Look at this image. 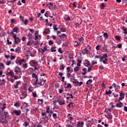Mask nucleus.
<instances>
[{
	"mask_svg": "<svg viewBox=\"0 0 127 127\" xmlns=\"http://www.w3.org/2000/svg\"><path fill=\"white\" fill-rule=\"evenodd\" d=\"M100 62H103L104 64H107V62L108 61V55L107 53H105L103 55V56L101 57Z\"/></svg>",
	"mask_w": 127,
	"mask_h": 127,
	"instance_id": "f257e3e1",
	"label": "nucleus"
},
{
	"mask_svg": "<svg viewBox=\"0 0 127 127\" xmlns=\"http://www.w3.org/2000/svg\"><path fill=\"white\" fill-rule=\"evenodd\" d=\"M40 81L36 79L35 81L33 80L32 81L33 86H36V85H40V86H43L44 85V82H43V80L40 79Z\"/></svg>",
	"mask_w": 127,
	"mask_h": 127,
	"instance_id": "f03ea898",
	"label": "nucleus"
},
{
	"mask_svg": "<svg viewBox=\"0 0 127 127\" xmlns=\"http://www.w3.org/2000/svg\"><path fill=\"white\" fill-rule=\"evenodd\" d=\"M5 118L3 116L0 117V124H2V125H6L7 124V121Z\"/></svg>",
	"mask_w": 127,
	"mask_h": 127,
	"instance_id": "7ed1b4c3",
	"label": "nucleus"
},
{
	"mask_svg": "<svg viewBox=\"0 0 127 127\" xmlns=\"http://www.w3.org/2000/svg\"><path fill=\"white\" fill-rule=\"evenodd\" d=\"M12 115H16V116H19L21 115V111L20 110H14L12 112Z\"/></svg>",
	"mask_w": 127,
	"mask_h": 127,
	"instance_id": "20e7f679",
	"label": "nucleus"
},
{
	"mask_svg": "<svg viewBox=\"0 0 127 127\" xmlns=\"http://www.w3.org/2000/svg\"><path fill=\"white\" fill-rule=\"evenodd\" d=\"M20 41H21V39H20L19 37H16V38H14V43L15 44H18V43H20Z\"/></svg>",
	"mask_w": 127,
	"mask_h": 127,
	"instance_id": "39448f33",
	"label": "nucleus"
},
{
	"mask_svg": "<svg viewBox=\"0 0 127 127\" xmlns=\"http://www.w3.org/2000/svg\"><path fill=\"white\" fill-rule=\"evenodd\" d=\"M6 104L4 103L3 104L0 103V109H1V112H3L5 109H6Z\"/></svg>",
	"mask_w": 127,
	"mask_h": 127,
	"instance_id": "423d86ee",
	"label": "nucleus"
},
{
	"mask_svg": "<svg viewBox=\"0 0 127 127\" xmlns=\"http://www.w3.org/2000/svg\"><path fill=\"white\" fill-rule=\"evenodd\" d=\"M14 70L16 74H18V73H20V72H21V68L18 66L15 67Z\"/></svg>",
	"mask_w": 127,
	"mask_h": 127,
	"instance_id": "0eeeda50",
	"label": "nucleus"
},
{
	"mask_svg": "<svg viewBox=\"0 0 127 127\" xmlns=\"http://www.w3.org/2000/svg\"><path fill=\"white\" fill-rule=\"evenodd\" d=\"M76 127H84V122L79 121L77 122V124L75 126Z\"/></svg>",
	"mask_w": 127,
	"mask_h": 127,
	"instance_id": "6e6552de",
	"label": "nucleus"
},
{
	"mask_svg": "<svg viewBox=\"0 0 127 127\" xmlns=\"http://www.w3.org/2000/svg\"><path fill=\"white\" fill-rule=\"evenodd\" d=\"M120 98L118 99L119 102H121V101H123L124 99H125V94L123 93H121L120 94Z\"/></svg>",
	"mask_w": 127,
	"mask_h": 127,
	"instance_id": "1a4fd4ad",
	"label": "nucleus"
},
{
	"mask_svg": "<svg viewBox=\"0 0 127 127\" xmlns=\"http://www.w3.org/2000/svg\"><path fill=\"white\" fill-rule=\"evenodd\" d=\"M57 102V103H59L60 106H63V105H65V100H60L58 99Z\"/></svg>",
	"mask_w": 127,
	"mask_h": 127,
	"instance_id": "9d476101",
	"label": "nucleus"
},
{
	"mask_svg": "<svg viewBox=\"0 0 127 127\" xmlns=\"http://www.w3.org/2000/svg\"><path fill=\"white\" fill-rule=\"evenodd\" d=\"M2 114L0 111V115L2 116V117H3V116H4L5 118H6V117H7V116H8V112H5L4 111H3V112H2Z\"/></svg>",
	"mask_w": 127,
	"mask_h": 127,
	"instance_id": "9b49d317",
	"label": "nucleus"
},
{
	"mask_svg": "<svg viewBox=\"0 0 127 127\" xmlns=\"http://www.w3.org/2000/svg\"><path fill=\"white\" fill-rule=\"evenodd\" d=\"M105 118H107L108 120H112L113 119V115H112V113L108 114L107 115L105 116Z\"/></svg>",
	"mask_w": 127,
	"mask_h": 127,
	"instance_id": "f8f14e48",
	"label": "nucleus"
},
{
	"mask_svg": "<svg viewBox=\"0 0 127 127\" xmlns=\"http://www.w3.org/2000/svg\"><path fill=\"white\" fill-rule=\"evenodd\" d=\"M21 81L20 80L17 81L16 82V85H14L15 89H18V85H20Z\"/></svg>",
	"mask_w": 127,
	"mask_h": 127,
	"instance_id": "ddd939ff",
	"label": "nucleus"
},
{
	"mask_svg": "<svg viewBox=\"0 0 127 127\" xmlns=\"http://www.w3.org/2000/svg\"><path fill=\"white\" fill-rule=\"evenodd\" d=\"M15 52L16 53H18V54H19V53H21V48L19 47L16 48L15 50Z\"/></svg>",
	"mask_w": 127,
	"mask_h": 127,
	"instance_id": "4468645a",
	"label": "nucleus"
},
{
	"mask_svg": "<svg viewBox=\"0 0 127 127\" xmlns=\"http://www.w3.org/2000/svg\"><path fill=\"white\" fill-rule=\"evenodd\" d=\"M37 43H38V42H37L36 44H34L33 41H29L27 43V45H28V46H30L31 45H32L33 44H34V45H36V44H37Z\"/></svg>",
	"mask_w": 127,
	"mask_h": 127,
	"instance_id": "2eb2a0df",
	"label": "nucleus"
},
{
	"mask_svg": "<svg viewBox=\"0 0 127 127\" xmlns=\"http://www.w3.org/2000/svg\"><path fill=\"white\" fill-rule=\"evenodd\" d=\"M50 33V30L49 28H46L43 32L44 34H49Z\"/></svg>",
	"mask_w": 127,
	"mask_h": 127,
	"instance_id": "dca6fc26",
	"label": "nucleus"
},
{
	"mask_svg": "<svg viewBox=\"0 0 127 127\" xmlns=\"http://www.w3.org/2000/svg\"><path fill=\"white\" fill-rule=\"evenodd\" d=\"M26 35L28 37V40H30V39H32V34H30V33L27 32Z\"/></svg>",
	"mask_w": 127,
	"mask_h": 127,
	"instance_id": "f3484780",
	"label": "nucleus"
},
{
	"mask_svg": "<svg viewBox=\"0 0 127 127\" xmlns=\"http://www.w3.org/2000/svg\"><path fill=\"white\" fill-rule=\"evenodd\" d=\"M102 51H103V52H107L108 48H107V46H106V45H104V46L102 47Z\"/></svg>",
	"mask_w": 127,
	"mask_h": 127,
	"instance_id": "a211bd4d",
	"label": "nucleus"
},
{
	"mask_svg": "<svg viewBox=\"0 0 127 127\" xmlns=\"http://www.w3.org/2000/svg\"><path fill=\"white\" fill-rule=\"evenodd\" d=\"M19 30V29L18 27H15L12 29V32H15L16 33H18V31Z\"/></svg>",
	"mask_w": 127,
	"mask_h": 127,
	"instance_id": "6ab92c4d",
	"label": "nucleus"
},
{
	"mask_svg": "<svg viewBox=\"0 0 127 127\" xmlns=\"http://www.w3.org/2000/svg\"><path fill=\"white\" fill-rule=\"evenodd\" d=\"M123 106H124V104L121 102H119L118 103L116 104V107L117 108H122Z\"/></svg>",
	"mask_w": 127,
	"mask_h": 127,
	"instance_id": "aec40b11",
	"label": "nucleus"
},
{
	"mask_svg": "<svg viewBox=\"0 0 127 127\" xmlns=\"http://www.w3.org/2000/svg\"><path fill=\"white\" fill-rule=\"evenodd\" d=\"M112 87H114V88H115V91H117V88H119V89H120V85H117V84H116L115 83H114L113 84Z\"/></svg>",
	"mask_w": 127,
	"mask_h": 127,
	"instance_id": "412c9836",
	"label": "nucleus"
},
{
	"mask_svg": "<svg viewBox=\"0 0 127 127\" xmlns=\"http://www.w3.org/2000/svg\"><path fill=\"white\" fill-rule=\"evenodd\" d=\"M7 76H11V77H14V74H13V71L11 70L9 72H8L7 73Z\"/></svg>",
	"mask_w": 127,
	"mask_h": 127,
	"instance_id": "4be33fe9",
	"label": "nucleus"
},
{
	"mask_svg": "<svg viewBox=\"0 0 127 127\" xmlns=\"http://www.w3.org/2000/svg\"><path fill=\"white\" fill-rule=\"evenodd\" d=\"M31 62L34 66H37L38 65V62H36V60H32Z\"/></svg>",
	"mask_w": 127,
	"mask_h": 127,
	"instance_id": "5701e85b",
	"label": "nucleus"
},
{
	"mask_svg": "<svg viewBox=\"0 0 127 127\" xmlns=\"http://www.w3.org/2000/svg\"><path fill=\"white\" fill-rule=\"evenodd\" d=\"M84 66L86 67H88V66H90V62L86 60L84 62Z\"/></svg>",
	"mask_w": 127,
	"mask_h": 127,
	"instance_id": "b1692460",
	"label": "nucleus"
},
{
	"mask_svg": "<svg viewBox=\"0 0 127 127\" xmlns=\"http://www.w3.org/2000/svg\"><path fill=\"white\" fill-rule=\"evenodd\" d=\"M38 51H39V53L42 54V55H43V54H44V52H45V51L44 50H43V49H39Z\"/></svg>",
	"mask_w": 127,
	"mask_h": 127,
	"instance_id": "393cba45",
	"label": "nucleus"
},
{
	"mask_svg": "<svg viewBox=\"0 0 127 127\" xmlns=\"http://www.w3.org/2000/svg\"><path fill=\"white\" fill-rule=\"evenodd\" d=\"M66 71L67 73H72V72H73V69H71V67L68 66L66 68Z\"/></svg>",
	"mask_w": 127,
	"mask_h": 127,
	"instance_id": "a878e982",
	"label": "nucleus"
},
{
	"mask_svg": "<svg viewBox=\"0 0 127 127\" xmlns=\"http://www.w3.org/2000/svg\"><path fill=\"white\" fill-rule=\"evenodd\" d=\"M32 77L33 78H35V79H36V80H38V76H37V75H36V74H35L34 72H33L32 74Z\"/></svg>",
	"mask_w": 127,
	"mask_h": 127,
	"instance_id": "bb28decb",
	"label": "nucleus"
},
{
	"mask_svg": "<svg viewBox=\"0 0 127 127\" xmlns=\"http://www.w3.org/2000/svg\"><path fill=\"white\" fill-rule=\"evenodd\" d=\"M83 50L85 51V54H91V52H90V51L87 49L85 48Z\"/></svg>",
	"mask_w": 127,
	"mask_h": 127,
	"instance_id": "cd10ccee",
	"label": "nucleus"
},
{
	"mask_svg": "<svg viewBox=\"0 0 127 127\" xmlns=\"http://www.w3.org/2000/svg\"><path fill=\"white\" fill-rule=\"evenodd\" d=\"M82 71L83 72L82 73V74L83 75H86V74L87 73V69L86 68H84L82 69Z\"/></svg>",
	"mask_w": 127,
	"mask_h": 127,
	"instance_id": "c85d7f7f",
	"label": "nucleus"
},
{
	"mask_svg": "<svg viewBox=\"0 0 127 127\" xmlns=\"http://www.w3.org/2000/svg\"><path fill=\"white\" fill-rule=\"evenodd\" d=\"M4 69V64L3 63H0V70Z\"/></svg>",
	"mask_w": 127,
	"mask_h": 127,
	"instance_id": "c756f323",
	"label": "nucleus"
},
{
	"mask_svg": "<svg viewBox=\"0 0 127 127\" xmlns=\"http://www.w3.org/2000/svg\"><path fill=\"white\" fill-rule=\"evenodd\" d=\"M22 96L23 98L25 99V98H26V96H27V94L25 92H22Z\"/></svg>",
	"mask_w": 127,
	"mask_h": 127,
	"instance_id": "7c9ffc66",
	"label": "nucleus"
},
{
	"mask_svg": "<svg viewBox=\"0 0 127 127\" xmlns=\"http://www.w3.org/2000/svg\"><path fill=\"white\" fill-rule=\"evenodd\" d=\"M64 20L67 21H70L71 20V18H70V16H67L66 17L64 18Z\"/></svg>",
	"mask_w": 127,
	"mask_h": 127,
	"instance_id": "2f4dec72",
	"label": "nucleus"
},
{
	"mask_svg": "<svg viewBox=\"0 0 127 127\" xmlns=\"http://www.w3.org/2000/svg\"><path fill=\"white\" fill-rule=\"evenodd\" d=\"M11 34H12L13 38H15L17 37L16 36V35H17L16 34L14 33V32H11Z\"/></svg>",
	"mask_w": 127,
	"mask_h": 127,
	"instance_id": "473e14b6",
	"label": "nucleus"
},
{
	"mask_svg": "<svg viewBox=\"0 0 127 127\" xmlns=\"http://www.w3.org/2000/svg\"><path fill=\"white\" fill-rule=\"evenodd\" d=\"M65 68V66H64V64H61L60 66V70H64Z\"/></svg>",
	"mask_w": 127,
	"mask_h": 127,
	"instance_id": "72a5a7b5",
	"label": "nucleus"
},
{
	"mask_svg": "<svg viewBox=\"0 0 127 127\" xmlns=\"http://www.w3.org/2000/svg\"><path fill=\"white\" fill-rule=\"evenodd\" d=\"M38 102L39 103L40 105H42L43 104V99H38Z\"/></svg>",
	"mask_w": 127,
	"mask_h": 127,
	"instance_id": "f704fd0d",
	"label": "nucleus"
},
{
	"mask_svg": "<svg viewBox=\"0 0 127 127\" xmlns=\"http://www.w3.org/2000/svg\"><path fill=\"white\" fill-rule=\"evenodd\" d=\"M103 36H104V37L107 39V38H108V37H109V35H108V33H104L103 34Z\"/></svg>",
	"mask_w": 127,
	"mask_h": 127,
	"instance_id": "c9c22d12",
	"label": "nucleus"
},
{
	"mask_svg": "<svg viewBox=\"0 0 127 127\" xmlns=\"http://www.w3.org/2000/svg\"><path fill=\"white\" fill-rule=\"evenodd\" d=\"M105 94L106 95H111V94H112V91L111 90H109L108 91V90H106Z\"/></svg>",
	"mask_w": 127,
	"mask_h": 127,
	"instance_id": "e433bc0d",
	"label": "nucleus"
},
{
	"mask_svg": "<svg viewBox=\"0 0 127 127\" xmlns=\"http://www.w3.org/2000/svg\"><path fill=\"white\" fill-rule=\"evenodd\" d=\"M19 18L21 19L20 20L22 21V22H24V17L21 15L20 16Z\"/></svg>",
	"mask_w": 127,
	"mask_h": 127,
	"instance_id": "4c0bfd02",
	"label": "nucleus"
},
{
	"mask_svg": "<svg viewBox=\"0 0 127 127\" xmlns=\"http://www.w3.org/2000/svg\"><path fill=\"white\" fill-rule=\"evenodd\" d=\"M122 29H123V31H124L125 34H127V28H125V27H123Z\"/></svg>",
	"mask_w": 127,
	"mask_h": 127,
	"instance_id": "58836bf2",
	"label": "nucleus"
},
{
	"mask_svg": "<svg viewBox=\"0 0 127 127\" xmlns=\"http://www.w3.org/2000/svg\"><path fill=\"white\" fill-rule=\"evenodd\" d=\"M92 82H93V80L92 79H89L86 82V84H87V85H90V84H91V83H92Z\"/></svg>",
	"mask_w": 127,
	"mask_h": 127,
	"instance_id": "ea45409f",
	"label": "nucleus"
},
{
	"mask_svg": "<svg viewBox=\"0 0 127 127\" xmlns=\"http://www.w3.org/2000/svg\"><path fill=\"white\" fill-rule=\"evenodd\" d=\"M79 69H80V67L76 66L74 68V71L75 72H78V71H79Z\"/></svg>",
	"mask_w": 127,
	"mask_h": 127,
	"instance_id": "a19ab883",
	"label": "nucleus"
},
{
	"mask_svg": "<svg viewBox=\"0 0 127 127\" xmlns=\"http://www.w3.org/2000/svg\"><path fill=\"white\" fill-rule=\"evenodd\" d=\"M25 25H27L28 24V20L25 19L24 21V22H23Z\"/></svg>",
	"mask_w": 127,
	"mask_h": 127,
	"instance_id": "79ce46f5",
	"label": "nucleus"
},
{
	"mask_svg": "<svg viewBox=\"0 0 127 127\" xmlns=\"http://www.w3.org/2000/svg\"><path fill=\"white\" fill-rule=\"evenodd\" d=\"M66 88H67V89H71L72 88V85H71V84L70 83H67Z\"/></svg>",
	"mask_w": 127,
	"mask_h": 127,
	"instance_id": "37998d69",
	"label": "nucleus"
},
{
	"mask_svg": "<svg viewBox=\"0 0 127 127\" xmlns=\"http://www.w3.org/2000/svg\"><path fill=\"white\" fill-rule=\"evenodd\" d=\"M69 78L70 80H74V81H77V79H75V76L74 75H71Z\"/></svg>",
	"mask_w": 127,
	"mask_h": 127,
	"instance_id": "c03bdc74",
	"label": "nucleus"
},
{
	"mask_svg": "<svg viewBox=\"0 0 127 127\" xmlns=\"http://www.w3.org/2000/svg\"><path fill=\"white\" fill-rule=\"evenodd\" d=\"M53 117L54 118V120H56V119H57V114L56 113H54L53 114Z\"/></svg>",
	"mask_w": 127,
	"mask_h": 127,
	"instance_id": "a18cd8bd",
	"label": "nucleus"
},
{
	"mask_svg": "<svg viewBox=\"0 0 127 127\" xmlns=\"http://www.w3.org/2000/svg\"><path fill=\"white\" fill-rule=\"evenodd\" d=\"M74 86H78L79 84V81H72Z\"/></svg>",
	"mask_w": 127,
	"mask_h": 127,
	"instance_id": "49530a36",
	"label": "nucleus"
},
{
	"mask_svg": "<svg viewBox=\"0 0 127 127\" xmlns=\"http://www.w3.org/2000/svg\"><path fill=\"white\" fill-rule=\"evenodd\" d=\"M122 44H118V45H117V47H115V48H120V49H121V48H122Z\"/></svg>",
	"mask_w": 127,
	"mask_h": 127,
	"instance_id": "de8ad7c7",
	"label": "nucleus"
},
{
	"mask_svg": "<svg viewBox=\"0 0 127 127\" xmlns=\"http://www.w3.org/2000/svg\"><path fill=\"white\" fill-rule=\"evenodd\" d=\"M14 106L15 107H20V103H19V102H17V103H16L14 105Z\"/></svg>",
	"mask_w": 127,
	"mask_h": 127,
	"instance_id": "09e8293b",
	"label": "nucleus"
},
{
	"mask_svg": "<svg viewBox=\"0 0 127 127\" xmlns=\"http://www.w3.org/2000/svg\"><path fill=\"white\" fill-rule=\"evenodd\" d=\"M66 76H67L68 79H70V77L71 76H72V75H71V74L70 73V72H67V73H66Z\"/></svg>",
	"mask_w": 127,
	"mask_h": 127,
	"instance_id": "8fccbe9b",
	"label": "nucleus"
},
{
	"mask_svg": "<svg viewBox=\"0 0 127 127\" xmlns=\"http://www.w3.org/2000/svg\"><path fill=\"white\" fill-rule=\"evenodd\" d=\"M44 15L46 17H48V16L49 15V11H46V12L45 13Z\"/></svg>",
	"mask_w": 127,
	"mask_h": 127,
	"instance_id": "3c124183",
	"label": "nucleus"
},
{
	"mask_svg": "<svg viewBox=\"0 0 127 127\" xmlns=\"http://www.w3.org/2000/svg\"><path fill=\"white\" fill-rule=\"evenodd\" d=\"M75 44L74 45L75 46H76V47H78V46H79V45H80V44H81V43L80 42H75Z\"/></svg>",
	"mask_w": 127,
	"mask_h": 127,
	"instance_id": "603ef678",
	"label": "nucleus"
},
{
	"mask_svg": "<svg viewBox=\"0 0 127 127\" xmlns=\"http://www.w3.org/2000/svg\"><path fill=\"white\" fill-rule=\"evenodd\" d=\"M16 64H17V65H20V66H21V65H22V63H21V61H19L16 62Z\"/></svg>",
	"mask_w": 127,
	"mask_h": 127,
	"instance_id": "864d4df0",
	"label": "nucleus"
},
{
	"mask_svg": "<svg viewBox=\"0 0 127 127\" xmlns=\"http://www.w3.org/2000/svg\"><path fill=\"white\" fill-rule=\"evenodd\" d=\"M58 52H59V53H60L61 54H62V53H63V51H62V49L61 48H60L58 49Z\"/></svg>",
	"mask_w": 127,
	"mask_h": 127,
	"instance_id": "5fc2aeb1",
	"label": "nucleus"
},
{
	"mask_svg": "<svg viewBox=\"0 0 127 127\" xmlns=\"http://www.w3.org/2000/svg\"><path fill=\"white\" fill-rule=\"evenodd\" d=\"M50 110V108H49V106H47V110L46 113H47V114H49V111Z\"/></svg>",
	"mask_w": 127,
	"mask_h": 127,
	"instance_id": "6e6d98bb",
	"label": "nucleus"
},
{
	"mask_svg": "<svg viewBox=\"0 0 127 127\" xmlns=\"http://www.w3.org/2000/svg\"><path fill=\"white\" fill-rule=\"evenodd\" d=\"M53 28L54 30H58V27H57V25H54Z\"/></svg>",
	"mask_w": 127,
	"mask_h": 127,
	"instance_id": "4d7b16f0",
	"label": "nucleus"
},
{
	"mask_svg": "<svg viewBox=\"0 0 127 127\" xmlns=\"http://www.w3.org/2000/svg\"><path fill=\"white\" fill-rule=\"evenodd\" d=\"M85 48L89 51L91 50V49H92V48L91 47V46H90V45H88L85 47Z\"/></svg>",
	"mask_w": 127,
	"mask_h": 127,
	"instance_id": "13d9d810",
	"label": "nucleus"
},
{
	"mask_svg": "<svg viewBox=\"0 0 127 127\" xmlns=\"http://www.w3.org/2000/svg\"><path fill=\"white\" fill-rule=\"evenodd\" d=\"M55 48H56V47L52 48V49H51L52 52H56V50H55Z\"/></svg>",
	"mask_w": 127,
	"mask_h": 127,
	"instance_id": "bf43d9fd",
	"label": "nucleus"
},
{
	"mask_svg": "<svg viewBox=\"0 0 127 127\" xmlns=\"http://www.w3.org/2000/svg\"><path fill=\"white\" fill-rule=\"evenodd\" d=\"M57 43L58 44V45H60L61 43H62V41L61 40H59V41H56Z\"/></svg>",
	"mask_w": 127,
	"mask_h": 127,
	"instance_id": "052dcab7",
	"label": "nucleus"
},
{
	"mask_svg": "<svg viewBox=\"0 0 127 127\" xmlns=\"http://www.w3.org/2000/svg\"><path fill=\"white\" fill-rule=\"evenodd\" d=\"M59 90L60 94H62V93H63V92L64 91V89H63V88H62L61 89Z\"/></svg>",
	"mask_w": 127,
	"mask_h": 127,
	"instance_id": "680f3d73",
	"label": "nucleus"
},
{
	"mask_svg": "<svg viewBox=\"0 0 127 127\" xmlns=\"http://www.w3.org/2000/svg\"><path fill=\"white\" fill-rule=\"evenodd\" d=\"M115 38L117 39V40L120 41L121 40V37H120V36H116L115 37Z\"/></svg>",
	"mask_w": 127,
	"mask_h": 127,
	"instance_id": "e2e57ef3",
	"label": "nucleus"
},
{
	"mask_svg": "<svg viewBox=\"0 0 127 127\" xmlns=\"http://www.w3.org/2000/svg\"><path fill=\"white\" fill-rule=\"evenodd\" d=\"M67 107H68V108H70L71 107H74V106H73V103H70L68 105Z\"/></svg>",
	"mask_w": 127,
	"mask_h": 127,
	"instance_id": "0e129e2a",
	"label": "nucleus"
},
{
	"mask_svg": "<svg viewBox=\"0 0 127 127\" xmlns=\"http://www.w3.org/2000/svg\"><path fill=\"white\" fill-rule=\"evenodd\" d=\"M92 68H93V66L88 67V69L87 71L88 72H91V70H92Z\"/></svg>",
	"mask_w": 127,
	"mask_h": 127,
	"instance_id": "69168bd1",
	"label": "nucleus"
},
{
	"mask_svg": "<svg viewBox=\"0 0 127 127\" xmlns=\"http://www.w3.org/2000/svg\"><path fill=\"white\" fill-rule=\"evenodd\" d=\"M92 125H93V124L87 123L86 124V127H92Z\"/></svg>",
	"mask_w": 127,
	"mask_h": 127,
	"instance_id": "338daca9",
	"label": "nucleus"
},
{
	"mask_svg": "<svg viewBox=\"0 0 127 127\" xmlns=\"http://www.w3.org/2000/svg\"><path fill=\"white\" fill-rule=\"evenodd\" d=\"M73 125H74V124H73V123H72V125L66 124V127H73Z\"/></svg>",
	"mask_w": 127,
	"mask_h": 127,
	"instance_id": "774afa93",
	"label": "nucleus"
}]
</instances>
